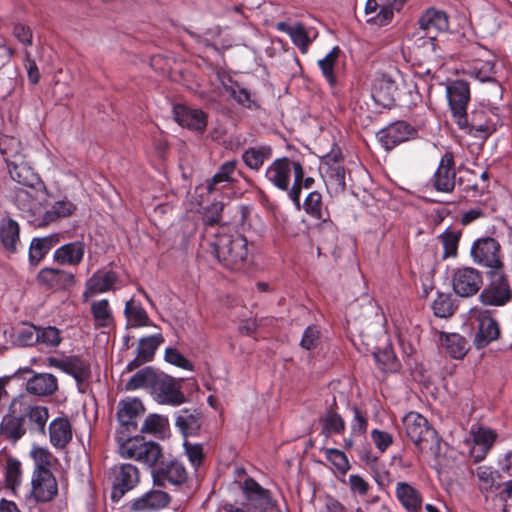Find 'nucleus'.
I'll return each instance as SVG.
<instances>
[{
	"label": "nucleus",
	"mask_w": 512,
	"mask_h": 512,
	"mask_svg": "<svg viewBox=\"0 0 512 512\" xmlns=\"http://www.w3.org/2000/svg\"><path fill=\"white\" fill-rule=\"evenodd\" d=\"M455 175L453 158L450 155H444L434 173L433 186L437 191L451 192L455 186Z\"/></svg>",
	"instance_id": "393cba45"
},
{
	"label": "nucleus",
	"mask_w": 512,
	"mask_h": 512,
	"mask_svg": "<svg viewBox=\"0 0 512 512\" xmlns=\"http://www.w3.org/2000/svg\"><path fill=\"white\" fill-rule=\"evenodd\" d=\"M86 244L76 240L58 247L53 254L54 260L61 265L78 266L85 255Z\"/></svg>",
	"instance_id": "bb28decb"
},
{
	"label": "nucleus",
	"mask_w": 512,
	"mask_h": 512,
	"mask_svg": "<svg viewBox=\"0 0 512 512\" xmlns=\"http://www.w3.org/2000/svg\"><path fill=\"white\" fill-rule=\"evenodd\" d=\"M417 131L404 121L391 123L377 133V139L386 150H391L400 143L414 139Z\"/></svg>",
	"instance_id": "dca6fc26"
},
{
	"label": "nucleus",
	"mask_w": 512,
	"mask_h": 512,
	"mask_svg": "<svg viewBox=\"0 0 512 512\" xmlns=\"http://www.w3.org/2000/svg\"><path fill=\"white\" fill-rule=\"evenodd\" d=\"M374 360L383 372H394L397 370L396 356L394 352L386 347L383 350L374 352Z\"/></svg>",
	"instance_id": "bf43d9fd"
},
{
	"label": "nucleus",
	"mask_w": 512,
	"mask_h": 512,
	"mask_svg": "<svg viewBox=\"0 0 512 512\" xmlns=\"http://www.w3.org/2000/svg\"><path fill=\"white\" fill-rule=\"evenodd\" d=\"M62 331L54 326L39 327L37 343L48 348H56L62 342Z\"/></svg>",
	"instance_id": "6e6d98bb"
},
{
	"label": "nucleus",
	"mask_w": 512,
	"mask_h": 512,
	"mask_svg": "<svg viewBox=\"0 0 512 512\" xmlns=\"http://www.w3.org/2000/svg\"><path fill=\"white\" fill-rule=\"evenodd\" d=\"M163 341L164 338L160 333L142 338L139 342L137 357L128 364V368L131 370L139 364L151 361Z\"/></svg>",
	"instance_id": "72a5a7b5"
},
{
	"label": "nucleus",
	"mask_w": 512,
	"mask_h": 512,
	"mask_svg": "<svg viewBox=\"0 0 512 512\" xmlns=\"http://www.w3.org/2000/svg\"><path fill=\"white\" fill-rule=\"evenodd\" d=\"M222 211V206L219 203H213L208 210V212L204 215V224L206 225V237L208 241L210 239H214V234L218 232V228L215 224L220 220V213Z\"/></svg>",
	"instance_id": "052dcab7"
},
{
	"label": "nucleus",
	"mask_w": 512,
	"mask_h": 512,
	"mask_svg": "<svg viewBox=\"0 0 512 512\" xmlns=\"http://www.w3.org/2000/svg\"><path fill=\"white\" fill-rule=\"evenodd\" d=\"M209 245L218 261L229 269H240L248 261L249 250L246 238L237 232H232L228 226L223 225L218 228L214 239L209 240Z\"/></svg>",
	"instance_id": "f257e3e1"
},
{
	"label": "nucleus",
	"mask_w": 512,
	"mask_h": 512,
	"mask_svg": "<svg viewBox=\"0 0 512 512\" xmlns=\"http://www.w3.org/2000/svg\"><path fill=\"white\" fill-rule=\"evenodd\" d=\"M48 435L51 445L56 449L65 448L72 440V427L66 417L53 419L48 426Z\"/></svg>",
	"instance_id": "c756f323"
},
{
	"label": "nucleus",
	"mask_w": 512,
	"mask_h": 512,
	"mask_svg": "<svg viewBox=\"0 0 512 512\" xmlns=\"http://www.w3.org/2000/svg\"><path fill=\"white\" fill-rule=\"evenodd\" d=\"M473 261L479 265L499 270L502 266L500 259V245L491 237L476 239L470 248Z\"/></svg>",
	"instance_id": "f8f14e48"
},
{
	"label": "nucleus",
	"mask_w": 512,
	"mask_h": 512,
	"mask_svg": "<svg viewBox=\"0 0 512 512\" xmlns=\"http://www.w3.org/2000/svg\"><path fill=\"white\" fill-rule=\"evenodd\" d=\"M154 481H168L171 484L178 485L186 479V471L183 465L178 461H171L165 467L153 472Z\"/></svg>",
	"instance_id": "a19ab883"
},
{
	"label": "nucleus",
	"mask_w": 512,
	"mask_h": 512,
	"mask_svg": "<svg viewBox=\"0 0 512 512\" xmlns=\"http://www.w3.org/2000/svg\"><path fill=\"white\" fill-rule=\"evenodd\" d=\"M466 125H457L471 136L486 139L501 124L499 109L480 104L470 115L465 112Z\"/></svg>",
	"instance_id": "20e7f679"
},
{
	"label": "nucleus",
	"mask_w": 512,
	"mask_h": 512,
	"mask_svg": "<svg viewBox=\"0 0 512 512\" xmlns=\"http://www.w3.org/2000/svg\"><path fill=\"white\" fill-rule=\"evenodd\" d=\"M144 412L142 402L137 398H125L118 404L117 416L122 426L130 431L136 427V418Z\"/></svg>",
	"instance_id": "7c9ffc66"
},
{
	"label": "nucleus",
	"mask_w": 512,
	"mask_h": 512,
	"mask_svg": "<svg viewBox=\"0 0 512 512\" xmlns=\"http://www.w3.org/2000/svg\"><path fill=\"white\" fill-rule=\"evenodd\" d=\"M42 281L48 282L51 286L66 288L74 283V275L64 270L46 268L39 275Z\"/></svg>",
	"instance_id": "09e8293b"
},
{
	"label": "nucleus",
	"mask_w": 512,
	"mask_h": 512,
	"mask_svg": "<svg viewBox=\"0 0 512 512\" xmlns=\"http://www.w3.org/2000/svg\"><path fill=\"white\" fill-rule=\"evenodd\" d=\"M277 30L286 33L291 38L293 44L297 46L302 53H306L310 43L312 42L308 31L300 23L289 24L279 22L276 25Z\"/></svg>",
	"instance_id": "e433bc0d"
},
{
	"label": "nucleus",
	"mask_w": 512,
	"mask_h": 512,
	"mask_svg": "<svg viewBox=\"0 0 512 512\" xmlns=\"http://www.w3.org/2000/svg\"><path fill=\"white\" fill-rule=\"evenodd\" d=\"M0 433L13 442L18 441L26 433L24 418L12 415L5 416L0 425Z\"/></svg>",
	"instance_id": "c03bdc74"
},
{
	"label": "nucleus",
	"mask_w": 512,
	"mask_h": 512,
	"mask_svg": "<svg viewBox=\"0 0 512 512\" xmlns=\"http://www.w3.org/2000/svg\"><path fill=\"white\" fill-rule=\"evenodd\" d=\"M464 73L479 82H493L495 76V55L487 48L475 44L471 47L470 59L464 66Z\"/></svg>",
	"instance_id": "0eeeda50"
},
{
	"label": "nucleus",
	"mask_w": 512,
	"mask_h": 512,
	"mask_svg": "<svg viewBox=\"0 0 512 512\" xmlns=\"http://www.w3.org/2000/svg\"><path fill=\"white\" fill-rule=\"evenodd\" d=\"M23 418L27 422L30 433L46 435V424L50 418L49 409L46 406H29Z\"/></svg>",
	"instance_id": "473e14b6"
},
{
	"label": "nucleus",
	"mask_w": 512,
	"mask_h": 512,
	"mask_svg": "<svg viewBox=\"0 0 512 512\" xmlns=\"http://www.w3.org/2000/svg\"><path fill=\"white\" fill-rule=\"evenodd\" d=\"M449 28L447 15L436 9H428L418 20V29L412 38L417 47H428L434 50V41L440 33Z\"/></svg>",
	"instance_id": "39448f33"
},
{
	"label": "nucleus",
	"mask_w": 512,
	"mask_h": 512,
	"mask_svg": "<svg viewBox=\"0 0 512 512\" xmlns=\"http://www.w3.org/2000/svg\"><path fill=\"white\" fill-rule=\"evenodd\" d=\"M75 210V206L68 200H60L54 203L49 210L42 207V213L39 217L33 219L34 224L38 226L47 225L59 218L70 216Z\"/></svg>",
	"instance_id": "c9c22d12"
},
{
	"label": "nucleus",
	"mask_w": 512,
	"mask_h": 512,
	"mask_svg": "<svg viewBox=\"0 0 512 512\" xmlns=\"http://www.w3.org/2000/svg\"><path fill=\"white\" fill-rule=\"evenodd\" d=\"M158 373L152 368L146 367L136 372L126 383L127 390H137L140 388L152 387Z\"/></svg>",
	"instance_id": "864d4df0"
},
{
	"label": "nucleus",
	"mask_w": 512,
	"mask_h": 512,
	"mask_svg": "<svg viewBox=\"0 0 512 512\" xmlns=\"http://www.w3.org/2000/svg\"><path fill=\"white\" fill-rule=\"evenodd\" d=\"M164 358L165 361L168 362L169 364H172L184 370L193 371V364L176 348H166Z\"/></svg>",
	"instance_id": "338daca9"
},
{
	"label": "nucleus",
	"mask_w": 512,
	"mask_h": 512,
	"mask_svg": "<svg viewBox=\"0 0 512 512\" xmlns=\"http://www.w3.org/2000/svg\"><path fill=\"white\" fill-rule=\"evenodd\" d=\"M321 425L322 433L326 436H330L332 434H340L345 429V423L342 417L333 411H328L321 418Z\"/></svg>",
	"instance_id": "4d7b16f0"
},
{
	"label": "nucleus",
	"mask_w": 512,
	"mask_h": 512,
	"mask_svg": "<svg viewBox=\"0 0 512 512\" xmlns=\"http://www.w3.org/2000/svg\"><path fill=\"white\" fill-rule=\"evenodd\" d=\"M235 168V161H227L224 164H222L219 171L212 178L208 179L205 184L199 185L196 188L195 193L197 197H199L200 199L196 200V203L193 205V208H196L203 204L204 193L211 194L219 190V185L229 183L232 180L231 176L234 173Z\"/></svg>",
	"instance_id": "5701e85b"
},
{
	"label": "nucleus",
	"mask_w": 512,
	"mask_h": 512,
	"mask_svg": "<svg viewBox=\"0 0 512 512\" xmlns=\"http://www.w3.org/2000/svg\"><path fill=\"white\" fill-rule=\"evenodd\" d=\"M153 398L160 404L177 406L185 401L178 383L174 378L158 373L151 387Z\"/></svg>",
	"instance_id": "ddd939ff"
},
{
	"label": "nucleus",
	"mask_w": 512,
	"mask_h": 512,
	"mask_svg": "<svg viewBox=\"0 0 512 512\" xmlns=\"http://www.w3.org/2000/svg\"><path fill=\"white\" fill-rule=\"evenodd\" d=\"M400 7V4H395L392 0H367L364 8L366 22L378 27L386 26L394 17V10H399Z\"/></svg>",
	"instance_id": "f3484780"
},
{
	"label": "nucleus",
	"mask_w": 512,
	"mask_h": 512,
	"mask_svg": "<svg viewBox=\"0 0 512 512\" xmlns=\"http://www.w3.org/2000/svg\"><path fill=\"white\" fill-rule=\"evenodd\" d=\"M340 53V48L335 46L322 59L318 60V66L330 86H334L336 84L334 66Z\"/></svg>",
	"instance_id": "3c124183"
},
{
	"label": "nucleus",
	"mask_w": 512,
	"mask_h": 512,
	"mask_svg": "<svg viewBox=\"0 0 512 512\" xmlns=\"http://www.w3.org/2000/svg\"><path fill=\"white\" fill-rule=\"evenodd\" d=\"M173 113L175 120L182 127L203 131L207 125L206 115L202 110L179 104L174 106Z\"/></svg>",
	"instance_id": "a878e982"
},
{
	"label": "nucleus",
	"mask_w": 512,
	"mask_h": 512,
	"mask_svg": "<svg viewBox=\"0 0 512 512\" xmlns=\"http://www.w3.org/2000/svg\"><path fill=\"white\" fill-rule=\"evenodd\" d=\"M59 241L60 238L58 234H51L42 238H34L29 247L30 263L38 264Z\"/></svg>",
	"instance_id": "58836bf2"
},
{
	"label": "nucleus",
	"mask_w": 512,
	"mask_h": 512,
	"mask_svg": "<svg viewBox=\"0 0 512 512\" xmlns=\"http://www.w3.org/2000/svg\"><path fill=\"white\" fill-rule=\"evenodd\" d=\"M441 347L454 359L463 358L467 351L466 339L457 333H441L439 336Z\"/></svg>",
	"instance_id": "4c0bfd02"
},
{
	"label": "nucleus",
	"mask_w": 512,
	"mask_h": 512,
	"mask_svg": "<svg viewBox=\"0 0 512 512\" xmlns=\"http://www.w3.org/2000/svg\"><path fill=\"white\" fill-rule=\"evenodd\" d=\"M326 459L342 474H345L349 468V461L344 452L334 449L328 448L325 449Z\"/></svg>",
	"instance_id": "680f3d73"
},
{
	"label": "nucleus",
	"mask_w": 512,
	"mask_h": 512,
	"mask_svg": "<svg viewBox=\"0 0 512 512\" xmlns=\"http://www.w3.org/2000/svg\"><path fill=\"white\" fill-rule=\"evenodd\" d=\"M320 169L331 194H339L345 190V169L337 162L336 155H326Z\"/></svg>",
	"instance_id": "aec40b11"
},
{
	"label": "nucleus",
	"mask_w": 512,
	"mask_h": 512,
	"mask_svg": "<svg viewBox=\"0 0 512 512\" xmlns=\"http://www.w3.org/2000/svg\"><path fill=\"white\" fill-rule=\"evenodd\" d=\"M446 97L457 125H466L465 112L470 100L469 84L463 80L451 81L446 85Z\"/></svg>",
	"instance_id": "9b49d317"
},
{
	"label": "nucleus",
	"mask_w": 512,
	"mask_h": 512,
	"mask_svg": "<svg viewBox=\"0 0 512 512\" xmlns=\"http://www.w3.org/2000/svg\"><path fill=\"white\" fill-rule=\"evenodd\" d=\"M478 486L481 492H491L496 484L497 473L488 466H479L475 471Z\"/></svg>",
	"instance_id": "13d9d810"
},
{
	"label": "nucleus",
	"mask_w": 512,
	"mask_h": 512,
	"mask_svg": "<svg viewBox=\"0 0 512 512\" xmlns=\"http://www.w3.org/2000/svg\"><path fill=\"white\" fill-rule=\"evenodd\" d=\"M58 493L56 478L49 469L34 470L31 495L37 502H49Z\"/></svg>",
	"instance_id": "a211bd4d"
},
{
	"label": "nucleus",
	"mask_w": 512,
	"mask_h": 512,
	"mask_svg": "<svg viewBox=\"0 0 512 512\" xmlns=\"http://www.w3.org/2000/svg\"><path fill=\"white\" fill-rule=\"evenodd\" d=\"M91 313L94 325L97 328L108 327L113 323V313L107 299L93 301L91 303Z\"/></svg>",
	"instance_id": "49530a36"
},
{
	"label": "nucleus",
	"mask_w": 512,
	"mask_h": 512,
	"mask_svg": "<svg viewBox=\"0 0 512 512\" xmlns=\"http://www.w3.org/2000/svg\"><path fill=\"white\" fill-rule=\"evenodd\" d=\"M35 185L19 188L15 194L17 207L25 214L28 221L34 223L33 219L42 213L43 193L34 188Z\"/></svg>",
	"instance_id": "6ab92c4d"
},
{
	"label": "nucleus",
	"mask_w": 512,
	"mask_h": 512,
	"mask_svg": "<svg viewBox=\"0 0 512 512\" xmlns=\"http://www.w3.org/2000/svg\"><path fill=\"white\" fill-rule=\"evenodd\" d=\"M222 88L224 92L234 99L239 105L248 109L256 107L255 100L251 93L247 89L241 87L238 83L233 82L231 79H228L227 81L222 80Z\"/></svg>",
	"instance_id": "a18cd8bd"
},
{
	"label": "nucleus",
	"mask_w": 512,
	"mask_h": 512,
	"mask_svg": "<svg viewBox=\"0 0 512 512\" xmlns=\"http://www.w3.org/2000/svg\"><path fill=\"white\" fill-rule=\"evenodd\" d=\"M39 327L26 324L16 331V342L21 346H32L37 343Z\"/></svg>",
	"instance_id": "0e129e2a"
},
{
	"label": "nucleus",
	"mask_w": 512,
	"mask_h": 512,
	"mask_svg": "<svg viewBox=\"0 0 512 512\" xmlns=\"http://www.w3.org/2000/svg\"><path fill=\"white\" fill-rule=\"evenodd\" d=\"M471 437L474 444L471 449V454L475 461L479 462L484 459L485 455L492 447L496 439V434L493 430L478 427L471 430Z\"/></svg>",
	"instance_id": "2f4dec72"
},
{
	"label": "nucleus",
	"mask_w": 512,
	"mask_h": 512,
	"mask_svg": "<svg viewBox=\"0 0 512 512\" xmlns=\"http://www.w3.org/2000/svg\"><path fill=\"white\" fill-rule=\"evenodd\" d=\"M21 482V463L15 458H8L6 463V484L15 489Z\"/></svg>",
	"instance_id": "e2e57ef3"
},
{
	"label": "nucleus",
	"mask_w": 512,
	"mask_h": 512,
	"mask_svg": "<svg viewBox=\"0 0 512 512\" xmlns=\"http://www.w3.org/2000/svg\"><path fill=\"white\" fill-rule=\"evenodd\" d=\"M491 281L480 294L484 305L503 306L512 298V291L500 270L491 272Z\"/></svg>",
	"instance_id": "4468645a"
},
{
	"label": "nucleus",
	"mask_w": 512,
	"mask_h": 512,
	"mask_svg": "<svg viewBox=\"0 0 512 512\" xmlns=\"http://www.w3.org/2000/svg\"><path fill=\"white\" fill-rule=\"evenodd\" d=\"M124 314L128 323L132 327H142L149 325L150 319L147 312L139 303H136L133 299H130L126 302Z\"/></svg>",
	"instance_id": "8fccbe9b"
},
{
	"label": "nucleus",
	"mask_w": 512,
	"mask_h": 512,
	"mask_svg": "<svg viewBox=\"0 0 512 512\" xmlns=\"http://www.w3.org/2000/svg\"><path fill=\"white\" fill-rule=\"evenodd\" d=\"M200 426L198 417L189 410H180L176 416V427L184 436L194 434Z\"/></svg>",
	"instance_id": "5fc2aeb1"
},
{
	"label": "nucleus",
	"mask_w": 512,
	"mask_h": 512,
	"mask_svg": "<svg viewBox=\"0 0 512 512\" xmlns=\"http://www.w3.org/2000/svg\"><path fill=\"white\" fill-rule=\"evenodd\" d=\"M470 318L477 325V332L474 337V345L477 349L486 347L499 337L500 328L498 322L489 310L473 308L470 311Z\"/></svg>",
	"instance_id": "1a4fd4ad"
},
{
	"label": "nucleus",
	"mask_w": 512,
	"mask_h": 512,
	"mask_svg": "<svg viewBox=\"0 0 512 512\" xmlns=\"http://www.w3.org/2000/svg\"><path fill=\"white\" fill-rule=\"evenodd\" d=\"M30 456L34 460L35 470L48 469L47 467L52 464L53 456L45 447L33 446Z\"/></svg>",
	"instance_id": "69168bd1"
},
{
	"label": "nucleus",
	"mask_w": 512,
	"mask_h": 512,
	"mask_svg": "<svg viewBox=\"0 0 512 512\" xmlns=\"http://www.w3.org/2000/svg\"><path fill=\"white\" fill-rule=\"evenodd\" d=\"M243 492L246 502L227 504L224 509L226 512H265L270 506V497L253 479H246L243 483Z\"/></svg>",
	"instance_id": "6e6552de"
},
{
	"label": "nucleus",
	"mask_w": 512,
	"mask_h": 512,
	"mask_svg": "<svg viewBox=\"0 0 512 512\" xmlns=\"http://www.w3.org/2000/svg\"><path fill=\"white\" fill-rule=\"evenodd\" d=\"M434 314L437 317L445 318L453 313V304L449 296L445 294H439L433 301L432 305Z\"/></svg>",
	"instance_id": "774afa93"
},
{
	"label": "nucleus",
	"mask_w": 512,
	"mask_h": 512,
	"mask_svg": "<svg viewBox=\"0 0 512 512\" xmlns=\"http://www.w3.org/2000/svg\"><path fill=\"white\" fill-rule=\"evenodd\" d=\"M170 501L169 495L161 490H151L136 498L131 509L136 512H153L158 511L168 505Z\"/></svg>",
	"instance_id": "cd10ccee"
},
{
	"label": "nucleus",
	"mask_w": 512,
	"mask_h": 512,
	"mask_svg": "<svg viewBox=\"0 0 512 512\" xmlns=\"http://www.w3.org/2000/svg\"><path fill=\"white\" fill-rule=\"evenodd\" d=\"M397 84L391 75L378 73L374 76L371 96L374 101L384 107L392 105L397 94Z\"/></svg>",
	"instance_id": "412c9836"
},
{
	"label": "nucleus",
	"mask_w": 512,
	"mask_h": 512,
	"mask_svg": "<svg viewBox=\"0 0 512 512\" xmlns=\"http://www.w3.org/2000/svg\"><path fill=\"white\" fill-rule=\"evenodd\" d=\"M272 156V149L268 145H260L246 149L242 154L245 165L252 170H259L264 162Z\"/></svg>",
	"instance_id": "79ce46f5"
},
{
	"label": "nucleus",
	"mask_w": 512,
	"mask_h": 512,
	"mask_svg": "<svg viewBox=\"0 0 512 512\" xmlns=\"http://www.w3.org/2000/svg\"><path fill=\"white\" fill-rule=\"evenodd\" d=\"M65 373L73 376L79 390L84 392L83 384L91 375L90 364L78 356H68Z\"/></svg>",
	"instance_id": "37998d69"
},
{
	"label": "nucleus",
	"mask_w": 512,
	"mask_h": 512,
	"mask_svg": "<svg viewBox=\"0 0 512 512\" xmlns=\"http://www.w3.org/2000/svg\"><path fill=\"white\" fill-rule=\"evenodd\" d=\"M118 451L122 458L133 459L148 467L157 465L162 459V450L159 444L146 441L141 437L119 440Z\"/></svg>",
	"instance_id": "423d86ee"
},
{
	"label": "nucleus",
	"mask_w": 512,
	"mask_h": 512,
	"mask_svg": "<svg viewBox=\"0 0 512 512\" xmlns=\"http://www.w3.org/2000/svg\"><path fill=\"white\" fill-rule=\"evenodd\" d=\"M396 495L400 503L408 512H418L421 508L422 497L419 492L407 483H398Z\"/></svg>",
	"instance_id": "ea45409f"
},
{
	"label": "nucleus",
	"mask_w": 512,
	"mask_h": 512,
	"mask_svg": "<svg viewBox=\"0 0 512 512\" xmlns=\"http://www.w3.org/2000/svg\"><path fill=\"white\" fill-rule=\"evenodd\" d=\"M57 388V378L50 373L35 374L26 383L27 391L38 396L51 395Z\"/></svg>",
	"instance_id": "f704fd0d"
},
{
	"label": "nucleus",
	"mask_w": 512,
	"mask_h": 512,
	"mask_svg": "<svg viewBox=\"0 0 512 512\" xmlns=\"http://www.w3.org/2000/svg\"><path fill=\"white\" fill-rule=\"evenodd\" d=\"M482 286L480 272L472 267L457 268L452 275L454 292L461 297L475 295Z\"/></svg>",
	"instance_id": "2eb2a0df"
},
{
	"label": "nucleus",
	"mask_w": 512,
	"mask_h": 512,
	"mask_svg": "<svg viewBox=\"0 0 512 512\" xmlns=\"http://www.w3.org/2000/svg\"><path fill=\"white\" fill-rule=\"evenodd\" d=\"M403 427L407 437L419 448L423 449V443L437 442V434L432 429L425 417L417 412L407 413L403 419Z\"/></svg>",
	"instance_id": "9d476101"
},
{
	"label": "nucleus",
	"mask_w": 512,
	"mask_h": 512,
	"mask_svg": "<svg viewBox=\"0 0 512 512\" xmlns=\"http://www.w3.org/2000/svg\"><path fill=\"white\" fill-rule=\"evenodd\" d=\"M117 281V276L112 271H96L85 284L83 298L85 301L97 294L110 291Z\"/></svg>",
	"instance_id": "b1692460"
},
{
	"label": "nucleus",
	"mask_w": 512,
	"mask_h": 512,
	"mask_svg": "<svg viewBox=\"0 0 512 512\" xmlns=\"http://www.w3.org/2000/svg\"><path fill=\"white\" fill-rule=\"evenodd\" d=\"M0 242L9 253H16L20 246L19 224L8 215L0 218Z\"/></svg>",
	"instance_id": "c85d7f7f"
},
{
	"label": "nucleus",
	"mask_w": 512,
	"mask_h": 512,
	"mask_svg": "<svg viewBox=\"0 0 512 512\" xmlns=\"http://www.w3.org/2000/svg\"><path fill=\"white\" fill-rule=\"evenodd\" d=\"M267 181L282 191H288L289 197L297 205L300 201L303 167L299 162L287 157L275 159L265 170Z\"/></svg>",
	"instance_id": "7ed1b4c3"
},
{
	"label": "nucleus",
	"mask_w": 512,
	"mask_h": 512,
	"mask_svg": "<svg viewBox=\"0 0 512 512\" xmlns=\"http://www.w3.org/2000/svg\"><path fill=\"white\" fill-rule=\"evenodd\" d=\"M0 153L6 162L9 175L13 181L23 186L39 183L38 175L27 160V151L17 138L7 135L1 136Z\"/></svg>",
	"instance_id": "f03ea898"
},
{
	"label": "nucleus",
	"mask_w": 512,
	"mask_h": 512,
	"mask_svg": "<svg viewBox=\"0 0 512 512\" xmlns=\"http://www.w3.org/2000/svg\"><path fill=\"white\" fill-rule=\"evenodd\" d=\"M141 432L165 438L169 432L168 419L158 414L149 415L141 427Z\"/></svg>",
	"instance_id": "de8ad7c7"
},
{
	"label": "nucleus",
	"mask_w": 512,
	"mask_h": 512,
	"mask_svg": "<svg viewBox=\"0 0 512 512\" xmlns=\"http://www.w3.org/2000/svg\"><path fill=\"white\" fill-rule=\"evenodd\" d=\"M139 483V470L132 464H121L114 470L113 498H121Z\"/></svg>",
	"instance_id": "4be33fe9"
},
{
	"label": "nucleus",
	"mask_w": 512,
	"mask_h": 512,
	"mask_svg": "<svg viewBox=\"0 0 512 512\" xmlns=\"http://www.w3.org/2000/svg\"><path fill=\"white\" fill-rule=\"evenodd\" d=\"M460 232L446 229L438 236V240L442 245V258H455L457 256L458 245L460 241Z\"/></svg>",
	"instance_id": "603ef678"
}]
</instances>
